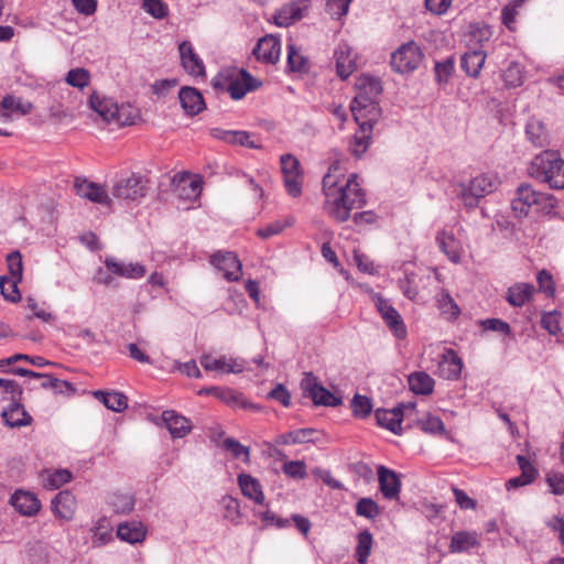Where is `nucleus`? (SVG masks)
<instances>
[{
	"label": "nucleus",
	"mask_w": 564,
	"mask_h": 564,
	"mask_svg": "<svg viewBox=\"0 0 564 564\" xmlns=\"http://www.w3.org/2000/svg\"><path fill=\"white\" fill-rule=\"evenodd\" d=\"M357 180L355 173L346 176L337 162L329 166L323 177L324 208L334 220L345 223L350 218L352 209L366 205V194Z\"/></svg>",
	"instance_id": "f257e3e1"
},
{
	"label": "nucleus",
	"mask_w": 564,
	"mask_h": 564,
	"mask_svg": "<svg viewBox=\"0 0 564 564\" xmlns=\"http://www.w3.org/2000/svg\"><path fill=\"white\" fill-rule=\"evenodd\" d=\"M530 177L547 184L552 189L564 188V159L556 151L544 150L528 166Z\"/></svg>",
	"instance_id": "f03ea898"
},
{
	"label": "nucleus",
	"mask_w": 564,
	"mask_h": 564,
	"mask_svg": "<svg viewBox=\"0 0 564 564\" xmlns=\"http://www.w3.org/2000/svg\"><path fill=\"white\" fill-rule=\"evenodd\" d=\"M356 87L358 94L350 104L355 121H359L365 117H369L370 120H378L380 109L376 99L382 91L381 82L376 77L364 75L358 78Z\"/></svg>",
	"instance_id": "7ed1b4c3"
},
{
	"label": "nucleus",
	"mask_w": 564,
	"mask_h": 564,
	"mask_svg": "<svg viewBox=\"0 0 564 564\" xmlns=\"http://www.w3.org/2000/svg\"><path fill=\"white\" fill-rule=\"evenodd\" d=\"M555 207L556 199L553 195L539 192L529 183L520 184L511 200V209L517 218L527 217L532 208L543 214H550Z\"/></svg>",
	"instance_id": "20e7f679"
},
{
	"label": "nucleus",
	"mask_w": 564,
	"mask_h": 564,
	"mask_svg": "<svg viewBox=\"0 0 564 564\" xmlns=\"http://www.w3.org/2000/svg\"><path fill=\"white\" fill-rule=\"evenodd\" d=\"M212 84L216 90L228 91L235 100L243 98L248 91H253L262 85L243 68L225 69L213 78Z\"/></svg>",
	"instance_id": "39448f33"
},
{
	"label": "nucleus",
	"mask_w": 564,
	"mask_h": 564,
	"mask_svg": "<svg viewBox=\"0 0 564 564\" xmlns=\"http://www.w3.org/2000/svg\"><path fill=\"white\" fill-rule=\"evenodd\" d=\"M90 108L105 121L116 122L119 126H130L138 117V110L129 105L118 106L110 98H100L96 93L89 98Z\"/></svg>",
	"instance_id": "423d86ee"
},
{
	"label": "nucleus",
	"mask_w": 564,
	"mask_h": 564,
	"mask_svg": "<svg viewBox=\"0 0 564 564\" xmlns=\"http://www.w3.org/2000/svg\"><path fill=\"white\" fill-rule=\"evenodd\" d=\"M7 264L10 276L0 278V291L4 300L15 303L20 301L21 294L18 284L22 280L23 262L22 254L15 250L7 256Z\"/></svg>",
	"instance_id": "0eeeda50"
},
{
	"label": "nucleus",
	"mask_w": 564,
	"mask_h": 564,
	"mask_svg": "<svg viewBox=\"0 0 564 564\" xmlns=\"http://www.w3.org/2000/svg\"><path fill=\"white\" fill-rule=\"evenodd\" d=\"M423 52L414 41L403 43L391 54V67L400 74H408L415 70L423 61Z\"/></svg>",
	"instance_id": "6e6552de"
},
{
	"label": "nucleus",
	"mask_w": 564,
	"mask_h": 564,
	"mask_svg": "<svg viewBox=\"0 0 564 564\" xmlns=\"http://www.w3.org/2000/svg\"><path fill=\"white\" fill-rule=\"evenodd\" d=\"M496 188L494 178L489 175L481 174L469 181L468 184L460 185L459 197L467 208H475L480 198L492 193Z\"/></svg>",
	"instance_id": "1a4fd4ad"
},
{
	"label": "nucleus",
	"mask_w": 564,
	"mask_h": 564,
	"mask_svg": "<svg viewBox=\"0 0 564 564\" xmlns=\"http://www.w3.org/2000/svg\"><path fill=\"white\" fill-rule=\"evenodd\" d=\"M303 394L311 398L315 405L337 406L341 404V398L336 397L324 388L312 372H305L301 381Z\"/></svg>",
	"instance_id": "9d476101"
},
{
	"label": "nucleus",
	"mask_w": 564,
	"mask_h": 564,
	"mask_svg": "<svg viewBox=\"0 0 564 564\" xmlns=\"http://www.w3.org/2000/svg\"><path fill=\"white\" fill-rule=\"evenodd\" d=\"M373 300L376 308L393 335L400 339L405 338L406 327L399 312L380 294H376Z\"/></svg>",
	"instance_id": "9b49d317"
},
{
	"label": "nucleus",
	"mask_w": 564,
	"mask_h": 564,
	"mask_svg": "<svg viewBox=\"0 0 564 564\" xmlns=\"http://www.w3.org/2000/svg\"><path fill=\"white\" fill-rule=\"evenodd\" d=\"M210 264L224 272L229 282L239 281L242 274V264L237 254L231 251H217L209 258Z\"/></svg>",
	"instance_id": "f8f14e48"
},
{
	"label": "nucleus",
	"mask_w": 564,
	"mask_h": 564,
	"mask_svg": "<svg viewBox=\"0 0 564 564\" xmlns=\"http://www.w3.org/2000/svg\"><path fill=\"white\" fill-rule=\"evenodd\" d=\"M112 195L127 200H137L145 195V186L143 178L138 175L118 181L113 188Z\"/></svg>",
	"instance_id": "ddd939ff"
},
{
	"label": "nucleus",
	"mask_w": 564,
	"mask_h": 564,
	"mask_svg": "<svg viewBox=\"0 0 564 564\" xmlns=\"http://www.w3.org/2000/svg\"><path fill=\"white\" fill-rule=\"evenodd\" d=\"M210 135L229 144H237L249 149H260L261 143L254 139V134L243 130H223L214 128Z\"/></svg>",
	"instance_id": "4468645a"
},
{
	"label": "nucleus",
	"mask_w": 564,
	"mask_h": 564,
	"mask_svg": "<svg viewBox=\"0 0 564 564\" xmlns=\"http://www.w3.org/2000/svg\"><path fill=\"white\" fill-rule=\"evenodd\" d=\"M356 122L359 128L352 137L349 150L356 158H360L370 145L373 124L377 120H370L369 117H365Z\"/></svg>",
	"instance_id": "2eb2a0df"
},
{
	"label": "nucleus",
	"mask_w": 564,
	"mask_h": 564,
	"mask_svg": "<svg viewBox=\"0 0 564 564\" xmlns=\"http://www.w3.org/2000/svg\"><path fill=\"white\" fill-rule=\"evenodd\" d=\"M200 365L207 371H218L221 373H240L245 369L243 360L227 358L226 356L214 358L210 355H204L200 358Z\"/></svg>",
	"instance_id": "dca6fc26"
},
{
	"label": "nucleus",
	"mask_w": 564,
	"mask_h": 564,
	"mask_svg": "<svg viewBox=\"0 0 564 564\" xmlns=\"http://www.w3.org/2000/svg\"><path fill=\"white\" fill-rule=\"evenodd\" d=\"M281 41L274 35L261 37L254 46L252 54L262 63L275 64L280 58Z\"/></svg>",
	"instance_id": "f3484780"
},
{
	"label": "nucleus",
	"mask_w": 564,
	"mask_h": 564,
	"mask_svg": "<svg viewBox=\"0 0 564 564\" xmlns=\"http://www.w3.org/2000/svg\"><path fill=\"white\" fill-rule=\"evenodd\" d=\"M9 502L17 512L24 517H33L37 514L41 509V501L37 497L23 489L15 490Z\"/></svg>",
	"instance_id": "a211bd4d"
},
{
	"label": "nucleus",
	"mask_w": 564,
	"mask_h": 564,
	"mask_svg": "<svg viewBox=\"0 0 564 564\" xmlns=\"http://www.w3.org/2000/svg\"><path fill=\"white\" fill-rule=\"evenodd\" d=\"M336 73L341 79H347L356 69V54L347 43H339L334 52Z\"/></svg>",
	"instance_id": "6ab92c4d"
},
{
	"label": "nucleus",
	"mask_w": 564,
	"mask_h": 564,
	"mask_svg": "<svg viewBox=\"0 0 564 564\" xmlns=\"http://www.w3.org/2000/svg\"><path fill=\"white\" fill-rule=\"evenodd\" d=\"M76 194L94 203L109 206L111 203L105 188L85 178L76 177L74 182Z\"/></svg>",
	"instance_id": "aec40b11"
},
{
	"label": "nucleus",
	"mask_w": 564,
	"mask_h": 564,
	"mask_svg": "<svg viewBox=\"0 0 564 564\" xmlns=\"http://www.w3.org/2000/svg\"><path fill=\"white\" fill-rule=\"evenodd\" d=\"M105 265L113 275L126 279H140L147 272L145 268L139 262H123L113 257H107Z\"/></svg>",
	"instance_id": "412c9836"
},
{
	"label": "nucleus",
	"mask_w": 564,
	"mask_h": 564,
	"mask_svg": "<svg viewBox=\"0 0 564 564\" xmlns=\"http://www.w3.org/2000/svg\"><path fill=\"white\" fill-rule=\"evenodd\" d=\"M51 508L56 518L70 521L77 508L75 496L68 490L59 491L52 499Z\"/></svg>",
	"instance_id": "4be33fe9"
},
{
	"label": "nucleus",
	"mask_w": 564,
	"mask_h": 564,
	"mask_svg": "<svg viewBox=\"0 0 564 564\" xmlns=\"http://www.w3.org/2000/svg\"><path fill=\"white\" fill-rule=\"evenodd\" d=\"M307 9V0H300L297 2L285 4L276 11L274 15V22L278 26H289L292 23L301 20Z\"/></svg>",
	"instance_id": "5701e85b"
},
{
	"label": "nucleus",
	"mask_w": 564,
	"mask_h": 564,
	"mask_svg": "<svg viewBox=\"0 0 564 564\" xmlns=\"http://www.w3.org/2000/svg\"><path fill=\"white\" fill-rule=\"evenodd\" d=\"M182 66L192 76H204L205 66L200 57L194 52L192 44L184 41L178 46Z\"/></svg>",
	"instance_id": "b1692460"
},
{
	"label": "nucleus",
	"mask_w": 564,
	"mask_h": 564,
	"mask_svg": "<svg viewBox=\"0 0 564 564\" xmlns=\"http://www.w3.org/2000/svg\"><path fill=\"white\" fill-rule=\"evenodd\" d=\"M378 480L381 494L387 499H395L399 497L401 481L395 471L380 466L378 468Z\"/></svg>",
	"instance_id": "393cba45"
},
{
	"label": "nucleus",
	"mask_w": 564,
	"mask_h": 564,
	"mask_svg": "<svg viewBox=\"0 0 564 564\" xmlns=\"http://www.w3.org/2000/svg\"><path fill=\"white\" fill-rule=\"evenodd\" d=\"M162 421L173 438H182L192 431L191 421L173 410L164 411L162 413Z\"/></svg>",
	"instance_id": "a878e982"
},
{
	"label": "nucleus",
	"mask_w": 564,
	"mask_h": 564,
	"mask_svg": "<svg viewBox=\"0 0 564 564\" xmlns=\"http://www.w3.org/2000/svg\"><path fill=\"white\" fill-rule=\"evenodd\" d=\"M1 416L6 425L10 427L28 426L32 423V416L26 412L19 400H13L8 409H3Z\"/></svg>",
	"instance_id": "bb28decb"
},
{
	"label": "nucleus",
	"mask_w": 564,
	"mask_h": 564,
	"mask_svg": "<svg viewBox=\"0 0 564 564\" xmlns=\"http://www.w3.org/2000/svg\"><path fill=\"white\" fill-rule=\"evenodd\" d=\"M178 99L184 111L189 116L198 115L205 108L202 94L194 87H182Z\"/></svg>",
	"instance_id": "cd10ccee"
},
{
	"label": "nucleus",
	"mask_w": 564,
	"mask_h": 564,
	"mask_svg": "<svg viewBox=\"0 0 564 564\" xmlns=\"http://www.w3.org/2000/svg\"><path fill=\"white\" fill-rule=\"evenodd\" d=\"M117 536L130 544L142 543L147 536V527L140 521H126L118 525Z\"/></svg>",
	"instance_id": "c85d7f7f"
},
{
	"label": "nucleus",
	"mask_w": 564,
	"mask_h": 564,
	"mask_svg": "<svg viewBox=\"0 0 564 564\" xmlns=\"http://www.w3.org/2000/svg\"><path fill=\"white\" fill-rule=\"evenodd\" d=\"M375 414L380 426L391 431L397 435L402 433V408H393L391 410L377 409Z\"/></svg>",
	"instance_id": "c756f323"
},
{
	"label": "nucleus",
	"mask_w": 564,
	"mask_h": 564,
	"mask_svg": "<svg viewBox=\"0 0 564 564\" xmlns=\"http://www.w3.org/2000/svg\"><path fill=\"white\" fill-rule=\"evenodd\" d=\"M463 368L462 359L453 349H447L440 361V376L447 380L459 378Z\"/></svg>",
	"instance_id": "7c9ffc66"
},
{
	"label": "nucleus",
	"mask_w": 564,
	"mask_h": 564,
	"mask_svg": "<svg viewBox=\"0 0 564 564\" xmlns=\"http://www.w3.org/2000/svg\"><path fill=\"white\" fill-rule=\"evenodd\" d=\"M517 462L521 469V475L508 480V482L506 484V487L508 490L517 489L522 486L529 485L538 476L536 468L530 463V460L528 458H525L522 455H518Z\"/></svg>",
	"instance_id": "2f4dec72"
},
{
	"label": "nucleus",
	"mask_w": 564,
	"mask_h": 564,
	"mask_svg": "<svg viewBox=\"0 0 564 564\" xmlns=\"http://www.w3.org/2000/svg\"><path fill=\"white\" fill-rule=\"evenodd\" d=\"M238 485L245 497L257 505L264 503V494L258 479L248 474L238 475Z\"/></svg>",
	"instance_id": "473e14b6"
},
{
	"label": "nucleus",
	"mask_w": 564,
	"mask_h": 564,
	"mask_svg": "<svg viewBox=\"0 0 564 564\" xmlns=\"http://www.w3.org/2000/svg\"><path fill=\"white\" fill-rule=\"evenodd\" d=\"M436 242L440 249L452 262L458 263L460 261L462 247L452 232H447L445 230L438 232L436 236Z\"/></svg>",
	"instance_id": "72a5a7b5"
},
{
	"label": "nucleus",
	"mask_w": 564,
	"mask_h": 564,
	"mask_svg": "<svg viewBox=\"0 0 564 564\" xmlns=\"http://www.w3.org/2000/svg\"><path fill=\"white\" fill-rule=\"evenodd\" d=\"M525 134L528 140L536 148H544L550 143L549 132L544 123L534 117L528 120Z\"/></svg>",
	"instance_id": "f704fd0d"
},
{
	"label": "nucleus",
	"mask_w": 564,
	"mask_h": 564,
	"mask_svg": "<svg viewBox=\"0 0 564 564\" xmlns=\"http://www.w3.org/2000/svg\"><path fill=\"white\" fill-rule=\"evenodd\" d=\"M486 54L481 50L466 52L460 58L462 69L470 77H477L485 64Z\"/></svg>",
	"instance_id": "c9c22d12"
},
{
	"label": "nucleus",
	"mask_w": 564,
	"mask_h": 564,
	"mask_svg": "<svg viewBox=\"0 0 564 564\" xmlns=\"http://www.w3.org/2000/svg\"><path fill=\"white\" fill-rule=\"evenodd\" d=\"M410 390L415 394L429 395L434 389V379L423 371H416L409 376Z\"/></svg>",
	"instance_id": "e433bc0d"
},
{
	"label": "nucleus",
	"mask_w": 564,
	"mask_h": 564,
	"mask_svg": "<svg viewBox=\"0 0 564 564\" xmlns=\"http://www.w3.org/2000/svg\"><path fill=\"white\" fill-rule=\"evenodd\" d=\"M0 108L4 110L1 113L2 117H9L11 112L19 113L21 116H25L30 113L33 109V105L30 101L23 100L20 97H15L13 95H7L3 97L0 102Z\"/></svg>",
	"instance_id": "4c0bfd02"
},
{
	"label": "nucleus",
	"mask_w": 564,
	"mask_h": 564,
	"mask_svg": "<svg viewBox=\"0 0 564 564\" xmlns=\"http://www.w3.org/2000/svg\"><path fill=\"white\" fill-rule=\"evenodd\" d=\"M93 394L99 402L111 411L122 412L128 406L127 397L121 392H105L97 390Z\"/></svg>",
	"instance_id": "58836bf2"
},
{
	"label": "nucleus",
	"mask_w": 564,
	"mask_h": 564,
	"mask_svg": "<svg viewBox=\"0 0 564 564\" xmlns=\"http://www.w3.org/2000/svg\"><path fill=\"white\" fill-rule=\"evenodd\" d=\"M534 293V286L530 283H517L508 289L507 301L510 305L521 307Z\"/></svg>",
	"instance_id": "ea45409f"
},
{
	"label": "nucleus",
	"mask_w": 564,
	"mask_h": 564,
	"mask_svg": "<svg viewBox=\"0 0 564 564\" xmlns=\"http://www.w3.org/2000/svg\"><path fill=\"white\" fill-rule=\"evenodd\" d=\"M315 433L316 431L313 429H299L295 431H291L289 433L278 435L275 438V443L278 445L304 444L313 442V434Z\"/></svg>",
	"instance_id": "a19ab883"
},
{
	"label": "nucleus",
	"mask_w": 564,
	"mask_h": 564,
	"mask_svg": "<svg viewBox=\"0 0 564 564\" xmlns=\"http://www.w3.org/2000/svg\"><path fill=\"white\" fill-rule=\"evenodd\" d=\"M478 544L477 535L467 531H459L452 536L449 550L452 553L465 552Z\"/></svg>",
	"instance_id": "79ce46f5"
},
{
	"label": "nucleus",
	"mask_w": 564,
	"mask_h": 564,
	"mask_svg": "<svg viewBox=\"0 0 564 564\" xmlns=\"http://www.w3.org/2000/svg\"><path fill=\"white\" fill-rule=\"evenodd\" d=\"M72 480L68 469H55L43 478V485L48 490H55Z\"/></svg>",
	"instance_id": "37998d69"
},
{
	"label": "nucleus",
	"mask_w": 564,
	"mask_h": 564,
	"mask_svg": "<svg viewBox=\"0 0 564 564\" xmlns=\"http://www.w3.org/2000/svg\"><path fill=\"white\" fill-rule=\"evenodd\" d=\"M455 68V59L449 56L441 62H435L434 73H435V82L437 85H446L453 75Z\"/></svg>",
	"instance_id": "c03bdc74"
},
{
	"label": "nucleus",
	"mask_w": 564,
	"mask_h": 564,
	"mask_svg": "<svg viewBox=\"0 0 564 564\" xmlns=\"http://www.w3.org/2000/svg\"><path fill=\"white\" fill-rule=\"evenodd\" d=\"M372 542V534L368 530H364L358 534L356 558L360 564H365L367 562L371 552Z\"/></svg>",
	"instance_id": "a18cd8bd"
},
{
	"label": "nucleus",
	"mask_w": 564,
	"mask_h": 564,
	"mask_svg": "<svg viewBox=\"0 0 564 564\" xmlns=\"http://www.w3.org/2000/svg\"><path fill=\"white\" fill-rule=\"evenodd\" d=\"M65 82L72 87L84 89L90 83V74L83 67L73 68L66 74Z\"/></svg>",
	"instance_id": "49530a36"
},
{
	"label": "nucleus",
	"mask_w": 564,
	"mask_h": 564,
	"mask_svg": "<svg viewBox=\"0 0 564 564\" xmlns=\"http://www.w3.org/2000/svg\"><path fill=\"white\" fill-rule=\"evenodd\" d=\"M502 78L508 87H519L523 84V68L517 62H511L503 70Z\"/></svg>",
	"instance_id": "de8ad7c7"
},
{
	"label": "nucleus",
	"mask_w": 564,
	"mask_h": 564,
	"mask_svg": "<svg viewBox=\"0 0 564 564\" xmlns=\"http://www.w3.org/2000/svg\"><path fill=\"white\" fill-rule=\"evenodd\" d=\"M109 503L116 513L126 514L133 510L134 498L129 494H113Z\"/></svg>",
	"instance_id": "09e8293b"
},
{
	"label": "nucleus",
	"mask_w": 564,
	"mask_h": 564,
	"mask_svg": "<svg viewBox=\"0 0 564 564\" xmlns=\"http://www.w3.org/2000/svg\"><path fill=\"white\" fill-rule=\"evenodd\" d=\"M208 392H212L216 398L223 400L228 404H239L242 408L247 406V402L243 400L242 394L232 389L212 388L208 390Z\"/></svg>",
	"instance_id": "8fccbe9b"
},
{
	"label": "nucleus",
	"mask_w": 564,
	"mask_h": 564,
	"mask_svg": "<svg viewBox=\"0 0 564 564\" xmlns=\"http://www.w3.org/2000/svg\"><path fill=\"white\" fill-rule=\"evenodd\" d=\"M288 67L291 72L308 70L307 59L297 52L293 44L288 45Z\"/></svg>",
	"instance_id": "3c124183"
},
{
	"label": "nucleus",
	"mask_w": 564,
	"mask_h": 564,
	"mask_svg": "<svg viewBox=\"0 0 564 564\" xmlns=\"http://www.w3.org/2000/svg\"><path fill=\"white\" fill-rule=\"evenodd\" d=\"M221 505L225 510V519L229 520L231 523L238 524L241 517L239 500L231 496H225L221 499Z\"/></svg>",
	"instance_id": "603ef678"
},
{
	"label": "nucleus",
	"mask_w": 564,
	"mask_h": 564,
	"mask_svg": "<svg viewBox=\"0 0 564 564\" xmlns=\"http://www.w3.org/2000/svg\"><path fill=\"white\" fill-rule=\"evenodd\" d=\"M350 405L356 417L365 419L372 411L371 400L366 395L355 394Z\"/></svg>",
	"instance_id": "864d4df0"
},
{
	"label": "nucleus",
	"mask_w": 564,
	"mask_h": 564,
	"mask_svg": "<svg viewBox=\"0 0 564 564\" xmlns=\"http://www.w3.org/2000/svg\"><path fill=\"white\" fill-rule=\"evenodd\" d=\"M356 513L367 519H375L379 516L380 509L377 502L371 498H361L356 503Z\"/></svg>",
	"instance_id": "5fc2aeb1"
},
{
	"label": "nucleus",
	"mask_w": 564,
	"mask_h": 564,
	"mask_svg": "<svg viewBox=\"0 0 564 564\" xmlns=\"http://www.w3.org/2000/svg\"><path fill=\"white\" fill-rule=\"evenodd\" d=\"M416 424L423 432L431 434L442 433L445 430L443 421L438 416L431 414L417 420Z\"/></svg>",
	"instance_id": "6e6d98bb"
},
{
	"label": "nucleus",
	"mask_w": 564,
	"mask_h": 564,
	"mask_svg": "<svg viewBox=\"0 0 564 564\" xmlns=\"http://www.w3.org/2000/svg\"><path fill=\"white\" fill-rule=\"evenodd\" d=\"M545 481L550 488L551 494L555 496L564 495V473L550 470L545 474Z\"/></svg>",
	"instance_id": "4d7b16f0"
},
{
	"label": "nucleus",
	"mask_w": 564,
	"mask_h": 564,
	"mask_svg": "<svg viewBox=\"0 0 564 564\" xmlns=\"http://www.w3.org/2000/svg\"><path fill=\"white\" fill-rule=\"evenodd\" d=\"M523 0H513L503 7L501 11L502 23L510 30H514L516 17L518 8L522 4Z\"/></svg>",
	"instance_id": "13d9d810"
},
{
	"label": "nucleus",
	"mask_w": 564,
	"mask_h": 564,
	"mask_svg": "<svg viewBox=\"0 0 564 564\" xmlns=\"http://www.w3.org/2000/svg\"><path fill=\"white\" fill-rule=\"evenodd\" d=\"M438 307L444 314H448L451 317L456 318L460 310L454 299L447 293L442 292L437 299Z\"/></svg>",
	"instance_id": "bf43d9fd"
},
{
	"label": "nucleus",
	"mask_w": 564,
	"mask_h": 564,
	"mask_svg": "<svg viewBox=\"0 0 564 564\" xmlns=\"http://www.w3.org/2000/svg\"><path fill=\"white\" fill-rule=\"evenodd\" d=\"M143 10L155 19L167 15V6L162 0H142Z\"/></svg>",
	"instance_id": "052dcab7"
},
{
	"label": "nucleus",
	"mask_w": 564,
	"mask_h": 564,
	"mask_svg": "<svg viewBox=\"0 0 564 564\" xmlns=\"http://www.w3.org/2000/svg\"><path fill=\"white\" fill-rule=\"evenodd\" d=\"M282 469L286 476L294 479H304L307 475L306 465L303 460L285 462Z\"/></svg>",
	"instance_id": "680f3d73"
},
{
	"label": "nucleus",
	"mask_w": 564,
	"mask_h": 564,
	"mask_svg": "<svg viewBox=\"0 0 564 564\" xmlns=\"http://www.w3.org/2000/svg\"><path fill=\"white\" fill-rule=\"evenodd\" d=\"M283 181L289 195L292 197H297L301 195L303 182L302 173L285 175L283 176Z\"/></svg>",
	"instance_id": "e2e57ef3"
},
{
	"label": "nucleus",
	"mask_w": 564,
	"mask_h": 564,
	"mask_svg": "<svg viewBox=\"0 0 564 564\" xmlns=\"http://www.w3.org/2000/svg\"><path fill=\"white\" fill-rule=\"evenodd\" d=\"M541 326L551 335H556L561 330L560 314L556 311L544 313L541 318Z\"/></svg>",
	"instance_id": "0e129e2a"
},
{
	"label": "nucleus",
	"mask_w": 564,
	"mask_h": 564,
	"mask_svg": "<svg viewBox=\"0 0 564 564\" xmlns=\"http://www.w3.org/2000/svg\"><path fill=\"white\" fill-rule=\"evenodd\" d=\"M223 445L224 448L229 451L235 458L243 457L245 460L249 459V448L240 444L238 441L228 437L224 441Z\"/></svg>",
	"instance_id": "69168bd1"
},
{
	"label": "nucleus",
	"mask_w": 564,
	"mask_h": 564,
	"mask_svg": "<svg viewBox=\"0 0 564 564\" xmlns=\"http://www.w3.org/2000/svg\"><path fill=\"white\" fill-rule=\"evenodd\" d=\"M479 324L485 330L502 333L506 335H509L511 332L510 325L507 322L499 318L481 319L479 321Z\"/></svg>",
	"instance_id": "338daca9"
},
{
	"label": "nucleus",
	"mask_w": 564,
	"mask_h": 564,
	"mask_svg": "<svg viewBox=\"0 0 564 564\" xmlns=\"http://www.w3.org/2000/svg\"><path fill=\"white\" fill-rule=\"evenodd\" d=\"M91 542L95 546H101L108 543L112 539L111 531L108 527L98 523L96 527L91 529Z\"/></svg>",
	"instance_id": "774afa93"
}]
</instances>
